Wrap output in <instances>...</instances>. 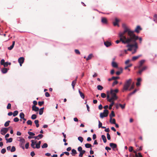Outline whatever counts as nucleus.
I'll list each match as a JSON object with an SVG mask.
<instances>
[{
  "label": "nucleus",
  "instance_id": "1",
  "mask_svg": "<svg viewBox=\"0 0 157 157\" xmlns=\"http://www.w3.org/2000/svg\"><path fill=\"white\" fill-rule=\"evenodd\" d=\"M134 34V32L132 31L130 29L125 27L123 32H120L119 33V36L120 38V40H117L116 43L117 44H118L121 41L124 44L129 43Z\"/></svg>",
  "mask_w": 157,
  "mask_h": 157
},
{
  "label": "nucleus",
  "instance_id": "2",
  "mask_svg": "<svg viewBox=\"0 0 157 157\" xmlns=\"http://www.w3.org/2000/svg\"><path fill=\"white\" fill-rule=\"evenodd\" d=\"M138 38V36H136L134 34L130 41L129 43L131 44L128 46L134 47V51L132 52V54H134L137 52L138 46L136 40Z\"/></svg>",
  "mask_w": 157,
  "mask_h": 157
},
{
  "label": "nucleus",
  "instance_id": "3",
  "mask_svg": "<svg viewBox=\"0 0 157 157\" xmlns=\"http://www.w3.org/2000/svg\"><path fill=\"white\" fill-rule=\"evenodd\" d=\"M118 98V97L116 95V93H114L112 90H111L110 91V94L109 92L107 91V99L108 101L111 102L112 101H114L117 100Z\"/></svg>",
  "mask_w": 157,
  "mask_h": 157
},
{
  "label": "nucleus",
  "instance_id": "4",
  "mask_svg": "<svg viewBox=\"0 0 157 157\" xmlns=\"http://www.w3.org/2000/svg\"><path fill=\"white\" fill-rule=\"evenodd\" d=\"M132 81V80L131 79H129L126 81L124 85L123 90H122L123 92H124V90H127L129 89L128 88L131 83Z\"/></svg>",
  "mask_w": 157,
  "mask_h": 157
},
{
  "label": "nucleus",
  "instance_id": "5",
  "mask_svg": "<svg viewBox=\"0 0 157 157\" xmlns=\"http://www.w3.org/2000/svg\"><path fill=\"white\" fill-rule=\"evenodd\" d=\"M109 113V111L107 109H105L104 110L103 113H100V117L103 118L104 117L108 116Z\"/></svg>",
  "mask_w": 157,
  "mask_h": 157
},
{
  "label": "nucleus",
  "instance_id": "6",
  "mask_svg": "<svg viewBox=\"0 0 157 157\" xmlns=\"http://www.w3.org/2000/svg\"><path fill=\"white\" fill-rule=\"evenodd\" d=\"M20 145L21 147L23 149H25L24 147L25 140L23 138H21L20 139Z\"/></svg>",
  "mask_w": 157,
  "mask_h": 157
},
{
  "label": "nucleus",
  "instance_id": "7",
  "mask_svg": "<svg viewBox=\"0 0 157 157\" xmlns=\"http://www.w3.org/2000/svg\"><path fill=\"white\" fill-rule=\"evenodd\" d=\"M9 130L8 128H4L1 130V133L3 135H5Z\"/></svg>",
  "mask_w": 157,
  "mask_h": 157
},
{
  "label": "nucleus",
  "instance_id": "8",
  "mask_svg": "<svg viewBox=\"0 0 157 157\" xmlns=\"http://www.w3.org/2000/svg\"><path fill=\"white\" fill-rule=\"evenodd\" d=\"M24 58L23 57H21L19 58L18 62L20 63V66H22V64L24 63Z\"/></svg>",
  "mask_w": 157,
  "mask_h": 157
},
{
  "label": "nucleus",
  "instance_id": "9",
  "mask_svg": "<svg viewBox=\"0 0 157 157\" xmlns=\"http://www.w3.org/2000/svg\"><path fill=\"white\" fill-rule=\"evenodd\" d=\"M119 20H118L117 18H115V21L114 22H113V23L114 26H117L119 27V25L118 24V23L119 22Z\"/></svg>",
  "mask_w": 157,
  "mask_h": 157
},
{
  "label": "nucleus",
  "instance_id": "10",
  "mask_svg": "<svg viewBox=\"0 0 157 157\" xmlns=\"http://www.w3.org/2000/svg\"><path fill=\"white\" fill-rule=\"evenodd\" d=\"M142 30L141 28L140 27V26H137L135 29V31H134V32H136L137 33H139V32L140 30Z\"/></svg>",
  "mask_w": 157,
  "mask_h": 157
},
{
  "label": "nucleus",
  "instance_id": "11",
  "mask_svg": "<svg viewBox=\"0 0 157 157\" xmlns=\"http://www.w3.org/2000/svg\"><path fill=\"white\" fill-rule=\"evenodd\" d=\"M101 21L103 24H106L107 23V20L106 18L105 17H102Z\"/></svg>",
  "mask_w": 157,
  "mask_h": 157
},
{
  "label": "nucleus",
  "instance_id": "12",
  "mask_svg": "<svg viewBox=\"0 0 157 157\" xmlns=\"http://www.w3.org/2000/svg\"><path fill=\"white\" fill-rule=\"evenodd\" d=\"M93 57V54H90L88 56L87 58L86 57V56L84 57V58H86L87 61H88L89 60L91 59Z\"/></svg>",
  "mask_w": 157,
  "mask_h": 157
},
{
  "label": "nucleus",
  "instance_id": "13",
  "mask_svg": "<svg viewBox=\"0 0 157 157\" xmlns=\"http://www.w3.org/2000/svg\"><path fill=\"white\" fill-rule=\"evenodd\" d=\"M145 60H140L139 62V65L138 67V68L140 69L142 66L143 64L145 63Z\"/></svg>",
  "mask_w": 157,
  "mask_h": 157
},
{
  "label": "nucleus",
  "instance_id": "14",
  "mask_svg": "<svg viewBox=\"0 0 157 157\" xmlns=\"http://www.w3.org/2000/svg\"><path fill=\"white\" fill-rule=\"evenodd\" d=\"M110 146L114 150V149L117 148V145L116 144L113 143L109 144Z\"/></svg>",
  "mask_w": 157,
  "mask_h": 157
},
{
  "label": "nucleus",
  "instance_id": "15",
  "mask_svg": "<svg viewBox=\"0 0 157 157\" xmlns=\"http://www.w3.org/2000/svg\"><path fill=\"white\" fill-rule=\"evenodd\" d=\"M32 143L31 144V146L33 148H35V145L37 141H35L34 140H31Z\"/></svg>",
  "mask_w": 157,
  "mask_h": 157
},
{
  "label": "nucleus",
  "instance_id": "16",
  "mask_svg": "<svg viewBox=\"0 0 157 157\" xmlns=\"http://www.w3.org/2000/svg\"><path fill=\"white\" fill-rule=\"evenodd\" d=\"M20 117L21 118L23 119L24 121H26V119L24 118L25 115L23 113L21 112L20 113Z\"/></svg>",
  "mask_w": 157,
  "mask_h": 157
},
{
  "label": "nucleus",
  "instance_id": "17",
  "mask_svg": "<svg viewBox=\"0 0 157 157\" xmlns=\"http://www.w3.org/2000/svg\"><path fill=\"white\" fill-rule=\"evenodd\" d=\"M32 110L36 112L38 111L39 110V108L35 105H33L32 107Z\"/></svg>",
  "mask_w": 157,
  "mask_h": 157
},
{
  "label": "nucleus",
  "instance_id": "18",
  "mask_svg": "<svg viewBox=\"0 0 157 157\" xmlns=\"http://www.w3.org/2000/svg\"><path fill=\"white\" fill-rule=\"evenodd\" d=\"M141 56V55H139L136 56H133L132 58V60L134 61L138 59L139 57Z\"/></svg>",
  "mask_w": 157,
  "mask_h": 157
},
{
  "label": "nucleus",
  "instance_id": "19",
  "mask_svg": "<svg viewBox=\"0 0 157 157\" xmlns=\"http://www.w3.org/2000/svg\"><path fill=\"white\" fill-rule=\"evenodd\" d=\"M104 44L106 47H109L111 45V44L110 42L108 41H106L104 42Z\"/></svg>",
  "mask_w": 157,
  "mask_h": 157
},
{
  "label": "nucleus",
  "instance_id": "20",
  "mask_svg": "<svg viewBox=\"0 0 157 157\" xmlns=\"http://www.w3.org/2000/svg\"><path fill=\"white\" fill-rule=\"evenodd\" d=\"M142 79L141 78H140L137 79V82L136 83V85L138 86L140 85V82H141Z\"/></svg>",
  "mask_w": 157,
  "mask_h": 157
},
{
  "label": "nucleus",
  "instance_id": "21",
  "mask_svg": "<svg viewBox=\"0 0 157 157\" xmlns=\"http://www.w3.org/2000/svg\"><path fill=\"white\" fill-rule=\"evenodd\" d=\"M112 67L115 68L118 67V65L117 63L114 61H112Z\"/></svg>",
  "mask_w": 157,
  "mask_h": 157
},
{
  "label": "nucleus",
  "instance_id": "22",
  "mask_svg": "<svg viewBox=\"0 0 157 157\" xmlns=\"http://www.w3.org/2000/svg\"><path fill=\"white\" fill-rule=\"evenodd\" d=\"M123 69L122 68H120V71H117L116 72V74L117 75H119L121 73H122Z\"/></svg>",
  "mask_w": 157,
  "mask_h": 157
},
{
  "label": "nucleus",
  "instance_id": "23",
  "mask_svg": "<svg viewBox=\"0 0 157 157\" xmlns=\"http://www.w3.org/2000/svg\"><path fill=\"white\" fill-rule=\"evenodd\" d=\"M115 116V114L113 111H112L111 112V114L109 115L110 119L111 120L113 117Z\"/></svg>",
  "mask_w": 157,
  "mask_h": 157
},
{
  "label": "nucleus",
  "instance_id": "24",
  "mask_svg": "<svg viewBox=\"0 0 157 157\" xmlns=\"http://www.w3.org/2000/svg\"><path fill=\"white\" fill-rule=\"evenodd\" d=\"M128 44L127 45V47H128V49L127 50L128 51H131L132 50L133 48H134V47H131V46H128L129 45L131 44L130 43H128Z\"/></svg>",
  "mask_w": 157,
  "mask_h": 157
},
{
  "label": "nucleus",
  "instance_id": "25",
  "mask_svg": "<svg viewBox=\"0 0 157 157\" xmlns=\"http://www.w3.org/2000/svg\"><path fill=\"white\" fill-rule=\"evenodd\" d=\"M15 43V41H13L12 45L10 47H8V49L9 50H11L13 48Z\"/></svg>",
  "mask_w": 157,
  "mask_h": 157
},
{
  "label": "nucleus",
  "instance_id": "26",
  "mask_svg": "<svg viewBox=\"0 0 157 157\" xmlns=\"http://www.w3.org/2000/svg\"><path fill=\"white\" fill-rule=\"evenodd\" d=\"M9 69H8L6 68H3L2 69V72L4 74H5L7 73L8 70Z\"/></svg>",
  "mask_w": 157,
  "mask_h": 157
},
{
  "label": "nucleus",
  "instance_id": "27",
  "mask_svg": "<svg viewBox=\"0 0 157 157\" xmlns=\"http://www.w3.org/2000/svg\"><path fill=\"white\" fill-rule=\"evenodd\" d=\"M76 79H75V80H73L72 82L71 85L72 86L73 89H74V87H75V86L76 83Z\"/></svg>",
  "mask_w": 157,
  "mask_h": 157
},
{
  "label": "nucleus",
  "instance_id": "28",
  "mask_svg": "<svg viewBox=\"0 0 157 157\" xmlns=\"http://www.w3.org/2000/svg\"><path fill=\"white\" fill-rule=\"evenodd\" d=\"M85 152V151L83 150L80 152V154L79 155V156L80 157H82L83 156V154H84Z\"/></svg>",
  "mask_w": 157,
  "mask_h": 157
},
{
  "label": "nucleus",
  "instance_id": "29",
  "mask_svg": "<svg viewBox=\"0 0 157 157\" xmlns=\"http://www.w3.org/2000/svg\"><path fill=\"white\" fill-rule=\"evenodd\" d=\"M78 92L81 98L83 99H84L85 98L84 95L80 91V90L79 89L78 90Z\"/></svg>",
  "mask_w": 157,
  "mask_h": 157
},
{
  "label": "nucleus",
  "instance_id": "30",
  "mask_svg": "<svg viewBox=\"0 0 157 157\" xmlns=\"http://www.w3.org/2000/svg\"><path fill=\"white\" fill-rule=\"evenodd\" d=\"M71 154L73 156H75V154L77 153L76 150L74 149H72L71 150Z\"/></svg>",
  "mask_w": 157,
  "mask_h": 157
},
{
  "label": "nucleus",
  "instance_id": "31",
  "mask_svg": "<svg viewBox=\"0 0 157 157\" xmlns=\"http://www.w3.org/2000/svg\"><path fill=\"white\" fill-rule=\"evenodd\" d=\"M44 107L40 108L39 111V114L40 115H42L43 113Z\"/></svg>",
  "mask_w": 157,
  "mask_h": 157
},
{
  "label": "nucleus",
  "instance_id": "32",
  "mask_svg": "<svg viewBox=\"0 0 157 157\" xmlns=\"http://www.w3.org/2000/svg\"><path fill=\"white\" fill-rule=\"evenodd\" d=\"M109 121L110 123H111V124H116V120L114 118L112 119H112L111 120L110 119Z\"/></svg>",
  "mask_w": 157,
  "mask_h": 157
},
{
  "label": "nucleus",
  "instance_id": "33",
  "mask_svg": "<svg viewBox=\"0 0 157 157\" xmlns=\"http://www.w3.org/2000/svg\"><path fill=\"white\" fill-rule=\"evenodd\" d=\"M111 103L110 104L109 107V109H112L113 106L114 104V102L113 101H111Z\"/></svg>",
  "mask_w": 157,
  "mask_h": 157
},
{
  "label": "nucleus",
  "instance_id": "34",
  "mask_svg": "<svg viewBox=\"0 0 157 157\" xmlns=\"http://www.w3.org/2000/svg\"><path fill=\"white\" fill-rule=\"evenodd\" d=\"M39 121L38 120H35L34 121V123L36 124V127L38 128L39 126Z\"/></svg>",
  "mask_w": 157,
  "mask_h": 157
},
{
  "label": "nucleus",
  "instance_id": "35",
  "mask_svg": "<svg viewBox=\"0 0 157 157\" xmlns=\"http://www.w3.org/2000/svg\"><path fill=\"white\" fill-rule=\"evenodd\" d=\"M6 142H12L13 140L12 138H9L8 139V138H6Z\"/></svg>",
  "mask_w": 157,
  "mask_h": 157
},
{
  "label": "nucleus",
  "instance_id": "36",
  "mask_svg": "<svg viewBox=\"0 0 157 157\" xmlns=\"http://www.w3.org/2000/svg\"><path fill=\"white\" fill-rule=\"evenodd\" d=\"M28 133L29 135V136L28 137H32L31 136H34L35 135L34 133L30 132H29Z\"/></svg>",
  "mask_w": 157,
  "mask_h": 157
},
{
  "label": "nucleus",
  "instance_id": "37",
  "mask_svg": "<svg viewBox=\"0 0 157 157\" xmlns=\"http://www.w3.org/2000/svg\"><path fill=\"white\" fill-rule=\"evenodd\" d=\"M103 88V87L101 85H99L97 86V89L98 90H101Z\"/></svg>",
  "mask_w": 157,
  "mask_h": 157
},
{
  "label": "nucleus",
  "instance_id": "38",
  "mask_svg": "<svg viewBox=\"0 0 157 157\" xmlns=\"http://www.w3.org/2000/svg\"><path fill=\"white\" fill-rule=\"evenodd\" d=\"M134 86H135V84H134V82H133L132 85H131V86L130 88V89H128V90L129 91H130L131 90H132L133 89H134Z\"/></svg>",
  "mask_w": 157,
  "mask_h": 157
},
{
  "label": "nucleus",
  "instance_id": "39",
  "mask_svg": "<svg viewBox=\"0 0 157 157\" xmlns=\"http://www.w3.org/2000/svg\"><path fill=\"white\" fill-rule=\"evenodd\" d=\"M91 145L90 144H86L85 145V147L87 148L91 147Z\"/></svg>",
  "mask_w": 157,
  "mask_h": 157
},
{
  "label": "nucleus",
  "instance_id": "40",
  "mask_svg": "<svg viewBox=\"0 0 157 157\" xmlns=\"http://www.w3.org/2000/svg\"><path fill=\"white\" fill-rule=\"evenodd\" d=\"M10 121H6L4 124V126L6 127H7L9 125V123L10 122Z\"/></svg>",
  "mask_w": 157,
  "mask_h": 157
},
{
  "label": "nucleus",
  "instance_id": "41",
  "mask_svg": "<svg viewBox=\"0 0 157 157\" xmlns=\"http://www.w3.org/2000/svg\"><path fill=\"white\" fill-rule=\"evenodd\" d=\"M48 146V145L47 143L44 144L42 146V147L43 148H46Z\"/></svg>",
  "mask_w": 157,
  "mask_h": 157
},
{
  "label": "nucleus",
  "instance_id": "42",
  "mask_svg": "<svg viewBox=\"0 0 157 157\" xmlns=\"http://www.w3.org/2000/svg\"><path fill=\"white\" fill-rule=\"evenodd\" d=\"M36 115L35 114H33L31 116V119L33 120L35 119L36 118Z\"/></svg>",
  "mask_w": 157,
  "mask_h": 157
},
{
  "label": "nucleus",
  "instance_id": "43",
  "mask_svg": "<svg viewBox=\"0 0 157 157\" xmlns=\"http://www.w3.org/2000/svg\"><path fill=\"white\" fill-rule=\"evenodd\" d=\"M16 151V148L15 147L13 146L10 150V151L11 152H14Z\"/></svg>",
  "mask_w": 157,
  "mask_h": 157
},
{
  "label": "nucleus",
  "instance_id": "44",
  "mask_svg": "<svg viewBox=\"0 0 157 157\" xmlns=\"http://www.w3.org/2000/svg\"><path fill=\"white\" fill-rule=\"evenodd\" d=\"M27 123L28 125H32V122L31 120H29L27 121Z\"/></svg>",
  "mask_w": 157,
  "mask_h": 157
},
{
  "label": "nucleus",
  "instance_id": "45",
  "mask_svg": "<svg viewBox=\"0 0 157 157\" xmlns=\"http://www.w3.org/2000/svg\"><path fill=\"white\" fill-rule=\"evenodd\" d=\"M18 114V111L17 110L15 111L13 113V116H17Z\"/></svg>",
  "mask_w": 157,
  "mask_h": 157
},
{
  "label": "nucleus",
  "instance_id": "46",
  "mask_svg": "<svg viewBox=\"0 0 157 157\" xmlns=\"http://www.w3.org/2000/svg\"><path fill=\"white\" fill-rule=\"evenodd\" d=\"M75 52L77 54L80 55V52L79 50L78 49H75Z\"/></svg>",
  "mask_w": 157,
  "mask_h": 157
},
{
  "label": "nucleus",
  "instance_id": "47",
  "mask_svg": "<svg viewBox=\"0 0 157 157\" xmlns=\"http://www.w3.org/2000/svg\"><path fill=\"white\" fill-rule=\"evenodd\" d=\"M118 82L117 80H115L113 83L112 86H114L115 85L117 84Z\"/></svg>",
  "mask_w": 157,
  "mask_h": 157
},
{
  "label": "nucleus",
  "instance_id": "48",
  "mask_svg": "<svg viewBox=\"0 0 157 157\" xmlns=\"http://www.w3.org/2000/svg\"><path fill=\"white\" fill-rule=\"evenodd\" d=\"M106 94L104 93H102L101 94V96L102 98H105L106 97Z\"/></svg>",
  "mask_w": 157,
  "mask_h": 157
},
{
  "label": "nucleus",
  "instance_id": "49",
  "mask_svg": "<svg viewBox=\"0 0 157 157\" xmlns=\"http://www.w3.org/2000/svg\"><path fill=\"white\" fill-rule=\"evenodd\" d=\"M125 104H124L123 105L120 104H119V106H120L122 109H124L125 108Z\"/></svg>",
  "mask_w": 157,
  "mask_h": 157
},
{
  "label": "nucleus",
  "instance_id": "50",
  "mask_svg": "<svg viewBox=\"0 0 157 157\" xmlns=\"http://www.w3.org/2000/svg\"><path fill=\"white\" fill-rule=\"evenodd\" d=\"M44 103V101H39L38 102V105L40 106H41L42 105H43Z\"/></svg>",
  "mask_w": 157,
  "mask_h": 157
},
{
  "label": "nucleus",
  "instance_id": "51",
  "mask_svg": "<svg viewBox=\"0 0 157 157\" xmlns=\"http://www.w3.org/2000/svg\"><path fill=\"white\" fill-rule=\"evenodd\" d=\"M11 108V104L10 103H8L7 106V109H10Z\"/></svg>",
  "mask_w": 157,
  "mask_h": 157
},
{
  "label": "nucleus",
  "instance_id": "52",
  "mask_svg": "<svg viewBox=\"0 0 157 157\" xmlns=\"http://www.w3.org/2000/svg\"><path fill=\"white\" fill-rule=\"evenodd\" d=\"M6 152V150L5 148H3L1 151V152L2 153L4 154Z\"/></svg>",
  "mask_w": 157,
  "mask_h": 157
},
{
  "label": "nucleus",
  "instance_id": "53",
  "mask_svg": "<svg viewBox=\"0 0 157 157\" xmlns=\"http://www.w3.org/2000/svg\"><path fill=\"white\" fill-rule=\"evenodd\" d=\"M98 128H99L102 126V123L99 121H98Z\"/></svg>",
  "mask_w": 157,
  "mask_h": 157
},
{
  "label": "nucleus",
  "instance_id": "54",
  "mask_svg": "<svg viewBox=\"0 0 157 157\" xmlns=\"http://www.w3.org/2000/svg\"><path fill=\"white\" fill-rule=\"evenodd\" d=\"M154 21H157V15L155 14L154 16Z\"/></svg>",
  "mask_w": 157,
  "mask_h": 157
},
{
  "label": "nucleus",
  "instance_id": "55",
  "mask_svg": "<svg viewBox=\"0 0 157 157\" xmlns=\"http://www.w3.org/2000/svg\"><path fill=\"white\" fill-rule=\"evenodd\" d=\"M40 147V145L38 144L37 143H36V146L35 147V148H36L37 149H39Z\"/></svg>",
  "mask_w": 157,
  "mask_h": 157
},
{
  "label": "nucleus",
  "instance_id": "56",
  "mask_svg": "<svg viewBox=\"0 0 157 157\" xmlns=\"http://www.w3.org/2000/svg\"><path fill=\"white\" fill-rule=\"evenodd\" d=\"M43 136V135L41 134H39L38 136H34L33 137H42Z\"/></svg>",
  "mask_w": 157,
  "mask_h": 157
},
{
  "label": "nucleus",
  "instance_id": "57",
  "mask_svg": "<svg viewBox=\"0 0 157 157\" xmlns=\"http://www.w3.org/2000/svg\"><path fill=\"white\" fill-rule=\"evenodd\" d=\"M78 150L80 152L82 151V147L80 146L78 147Z\"/></svg>",
  "mask_w": 157,
  "mask_h": 157
},
{
  "label": "nucleus",
  "instance_id": "58",
  "mask_svg": "<svg viewBox=\"0 0 157 157\" xmlns=\"http://www.w3.org/2000/svg\"><path fill=\"white\" fill-rule=\"evenodd\" d=\"M19 119L17 117L13 119L14 121L15 122H18L19 121Z\"/></svg>",
  "mask_w": 157,
  "mask_h": 157
},
{
  "label": "nucleus",
  "instance_id": "59",
  "mask_svg": "<svg viewBox=\"0 0 157 157\" xmlns=\"http://www.w3.org/2000/svg\"><path fill=\"white\" fill-rule=\"evenodd\" d=\"M5 60L4 59H2L1 61V64L2 65H3L5 63Z\"/></svg>",
  "mask_w": 157,
  "mask_h": 157
},
{
  "label": "nucleus",
  "instance_id": "60",
  "mask_svg": "<svg viewBox=\"0 0 157 157\" xmlns=\"http://www.w3.org/2000/svg\"><path fill=\"white\" fill-rule=\"evenodd\" d=\"M133 150V148L132 147H130L128 148V150L130 152L132 151Z\"/></svg>",
  "mask_w": 157,
  "mask_h": 157
},
{
  "label": "nucleus",
  "instance_id": "61",
  "mask_svg": "<svg viewBox=\"0 0 157 157\" xmlns=\"http://www.w3.org/2000/svg\"><path fill=\"white\" fill-rule=\"evenodd\" d=\"M119 77H112V79H113V80H115L117 79H119Z\"/></svg>",
  "mask_w": 157,
  "mask_h": 157
},
{
  "label": "nucleus",
  "instance_id": "62",
  "mask_svg": "<svg viewBox=\"0 0 157 157\" xmlns=\"http://www.w3.org/2000/svg\"><path fill=\"white\" fill-rule=\"evenodd\" d=\"M45 95L46 97H49L50 96V94L48 92H46L45 93Z\"/></svg>",
  "mask_w": 157,
  "mask_h": 157
},
{
  "label": "nucleus",
  "instance_id": "63",
  "mask_svg": "<svg viewBox=\"0 0 157 157\" xmlns=\"http://www.w3.org/2000/svg\"><path fill=\"white\" fill-rule=\"evenodd\" d=\"M30 155L32 157H33L35 155V153L34 151H33L31 152Z\"/></svg>",
  "mask_w": 157,
  "mask_h": 157
},
{
  "label": "nucleus",
  "instance_id": "64",
  "mask_svg": "<svg viewBox=\"0 0 157 157\" xmlns=\"http://www.w3.org/2000/svg\"><path fill=\"white\" fill-rule=\"evenodd\" d=\"M103 108V107L102 105L101 104H100L98 106V109L100 110H101Z\"/></svg>",
  "mask_w": 157,
  "mask_h": 157
}]
</instances>
